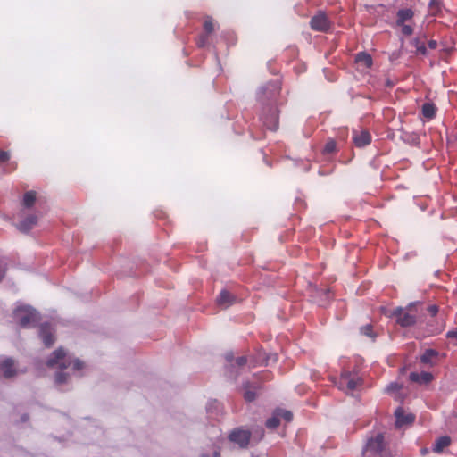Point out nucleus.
I'll return each mask as SVG.
<instances>
[{
	"label": "nucleus",
	"instance_id": "1",
	"mask_svg": "<svg viewBox=\"0 0 457 457\" xmlns=\"http://www.w3.org/2000/svg\"><path fill=\"white\" fill-rule=\"evenodd\" d=\"M47 365L51 368L60 369L55 376V381L59 385L68 382L71 376H79L85 367L81 361L67 353L62 348L53 353L47 361Z\"/></svg>",
	"mask_w": 457,
	"mask_h": 457
},
{
	"label": "nucleus",
	"instance_id": "2",
	"mask_svg": "<svg viewBox=\"0 0 457 457\" xmlns=\"http://www.w3.org/2000/svg\"><path fill=\"white\" fill-rule=\"evenodd\" d=\"M15 320H17L21 327H31L37 321V313L29 306H18L13 312Z\"/></svg>",
	"mask_w": 457,
	"mask_h": 457
},
{
	"label": "nucleus",
	"instance_id": "3",
	"mask_svg": "<svg viewBox=\"0 0 457 457\" xmlns=\"http://www.w3.org/2000/svg\"><path fill=\"white\" fill-rule=\"evenodd\" d=\"M361 378L357 373H352L350 371H343L340 379L337 383V387L349 394L356 390L361 384Z\"/></svg>",
	"mask_w": 457,
	"mask_h": 457
},
{
	"label": "nucleus",
	"instance_id": "4",
	"mask_svg": "<svg viewBox=\"0 0 457 457\" xmlns=\"http://www.w3.org/2000/svg\"><path fill=\"white\" fill-rule=\"evenodd\" d=\"M383 440L381 434L369 439L362 451L363 457H378L383 450Z\"/></svg>",
	"mask_w": 457,
	"mask_h": 457
},
{
	"label": "nucleus",
	"instance_id": "5",
	"mask_svg": "<svg viewBox=\"0 0 457 457\" xmlns=\"http://www.w3.org/2000/svg\"><path fill=\"white\" fill-rule=\"evenodd\" d=\"M250 436L251 434L249 431L242 428H237L231 431L228 435V439L230 442L237 444L239 447L244 448L247 446Z\"/></svg>",
	"mask_w": 457,
	"mask_h": 457
},
{
	"label": "nucleus",
	"instance_id": "6",
	"mask_svg": "<svg viewBox=\"0 0 457 457\" xmlns=\"http://www.w3.org/2000/svg\"><path fill=\"white\" fill-rule=\"evenodd\" d=\"M392 316L396 318V322L402 327H410L416 322V317L403 308L395 309Z\"/></svg>",
	"mask_w": 457,
	"mask_h": 457
},
{
	"label": "nucleus",
	"instance_id": "7",
	"mask_svg": "<svg viewBox=\"0 0 457 457\" xmlns=\"http://www.w3.org/2000/svg\"><path fill=\"white\" fill-rule=\"evenodd\" d=\"M311 27L314 30L326 32L330 28V21L324 12H319L311 20Z\"/></svg>",
	"mask_w": 457,
	"mask_h": 457
},
{
	"label": "nucleus",
	"instance_id": "8",
	"mask_svg": "<svg viewBox=\"0 0 457 457\" xmlns=\"http://www.w3.org/2000/svg\"><path fill=\"white\" fill-rule=\"evenodd\" d=\"M17 373L18 369L12 359L8 357L0 359V376L10 378L15 376Z\"/></svg>",
	"mask_w": 457,
	"mask_h": 457
},
{
	"label": "nucleus",
	"instance_id": "9",
	"mask_svg": "<svg viewBox=\"0 0 457 457\" xmlns=\"http://www.w3.org/2000/svg\"><path fill=\"white\" fill-rule=\"evenodd\" d=\"M395 427L402 428L405 426L411 425L414 421V415L406 413L402 408H398L395 411Z\"/></svg>",
	"mask_w": 457,
	"mask_h": 457
},
{
	"label": "nucleus",
	"instance_id": "10",
	"mask_svg": "<svg viewBox=\"0 0 457 457\" xmlns=\"http://www.w3.org/2000/svg\"><path fill=\"white\" fill-rule=\"evenodd\" d=\"M237 301V298L227 289L221 290L216 299L217 304L223 309L228 308L229 306L236 303Z\"/></svg>",
	"mask_w": 457,
	"mask_h": 457
},
{
	"label": "nucleus",
	"instance_id": "11",
	"mask_svg": "<svg viewBox=\"0 0 457 457\" xmlns=\"http://www.w3.org/2000/svg\"><path fill=\"white\" fill-rule=\"evenodd\" d=\"M270 114L263 118L264 125L270 130H276L278 128V110L272 106L269 110Z\"/></svg>",
	"mask_w": 457,
	"mask_h": 457
},
{
	"label": "nucleus",
	"instance_id": "12",
	"mask_svg": "<svg viewBox=\"0 0 457 457\" xmlns=\"http://www.w3.org/2000/svg\"><path fill=\"white\" fill-rule=\"evenodd\" d=\"M353 142L356 146L362 147L370 143L371 137L368 131H353Z\"/></svg>",
	"mask_w": 457,
	"mask_h": 457
},
{
	"label": "nucleus",
	"instance_id": "13",
	"mask_svg": "<svg viewBox=\"0 0 457 457\" xmlns=\"http://www.w3.org/2000/svg\"><path fill=\"white\" fill-rule=\"evenodd\" d=\"M279 92V87L273 84V85H270L266 89H264L263 91L261 92V96H259L260 99L262 101H263L265 98H267L268 100H274L276 96L278 94Z\"/></svg>",
	"mask_w": 457,
	"mask_h": 457
},
{
	"label": "nucleus",
	"instance_id": "14",
	"mask_svg": "<svg viewBox=\"0 0 457 457\" xmlns=\"http://www.w3.org/2000/svg\"><path fill=\"white\" fill-rule=\"evenodd\" d=\"M410 378L413 382L420 384H427L432 379V375L429 372L423 371L421 373L412 372L410 374Z\"/></svg>",
	"mask_w": 457,
	"mask_h": 457
},
{
	"label": "nucleus",
	"instance_id": "15",
	"mask_svg": "<svg viewBox=\"0 0 457 457\" xmlns=\"http://www.w3.org/2000/svg\"><path fill=\"white\" fill-rule=\"evenodd\" d=\"M40 336L44 344L47 346L51 345L54 341L53 331L50 326H42L40 328Z\"/></svg>",
	"mask_w": 457,
	"mask_h": 457
},
{
	"label": "nucleus",
	"instance_id": "16",
	"mask_svg": "<svg viewBox=\"0 0 457 457\" xmlns=\"http://www.w3.org/2000/svg\"><path fill=\"white\" fill-rule=\"evenodd\" d=\"M413 17V12L411 9H402L397 12V25H403L406 21H409Z\"/></svg>",
	"mask_w": 457,
	"mask_h": 457
},
{
	"label": "nucleus",
	"instance_id": "17",
	"mask_svg": "<svg viewBox=\"0 0 457 457\" xmlns=\"http://www.w3.org/2000/svg\"><path fill=\"white\" fill-rule=\"evenodd\" d=\"M37 218L35 215H30L20 222L18 228L23 232L30 230L37 223Z\"/></svg>",
	"mask_w": 457,
	"mask_h": 457
},
{
	"label": "nucleus",
	"instance_id": "18",
	"mask_svg": "<svg viewBox=\"0 0 457 457\" xmlns=\"http://www.w3.org/2000/svg\"><path fill=\"white\" fill-rule=\"evenodd\" d=\"M451 439L449 436L439 437L433 445V450L436 453H441L445 447L450 445Z\"/></svg>",
	"mask_w": 457,
	"mask_h": 457
},
{
	"label": "nucleus",
	"instance_id": "19",
	"mask_svg": "<svg viewBox=\"0 0 457 457\" xmlns=\"http://www.w3.org/2000/svg\"><path fill=\"white\" fill-rule=\"evenodd\" d=\"M355 60L360 66H363L365 68L370 67L372 63V59L370 55L365 53L358 54Z\"/></svg>",
	"mask_w": 457,
	"mask_h": 457
},
{
	"label": "nucleus",
	"instance_id": "20",
	"mask_svg": "<svg viewBox=\"0 0 457 457\" xmlns=\"http://www.w3.org/2000/svg\"><path fill=\"white\" fill-rule=\"evenodd\" d=\"M422 113L424 117L432 119L436 114V107L431 103H425L422 106Z\"/></svg>",
	"mask_w": 457,
	"mask_h": 457
},
{
	"label": "nucleus",
	"instance_id": "21",
	"mask_svg": "<svg viewBox=\"0 0 457 457\" xmlns=\"http://www.w3.org/2000/svg\"><path fill=\"white\" fill-rule=\"evenodd\" d=\"M437 356V353L434 350H427L420 357L423 363H432L433 360Z\"/></svg>",
	"mask_w": 457,
	"mask_h": 457
},
{
	"label": "nucleus",
	"instance_id": "22",
	"mask_svg": "<svg viewBox=\"0 0 457 457\" xmlns=\"http://www.w3.org/2000/svg\"><path fill=\"white\" fill-rule=\"evenodd\" d=\"M280 423V419H279V415L278 413V411H276L272 417H270V419L267 420L266 421V427L268 428H277Z\"/></svg>",
	"mask_w": 457,
	"mask_h": 457
},
{
	"label": "nucleus",
	"instance_id": "23",
	"mask_svg": "<svg viewBox=\"0 0 457 457\" xmlns=\"http://www.w3.org/2000/svg\"><path fill=\"white\" fill-rule=\"evenodd\" d=\"M36 200V194L32 191L27 192L23 197V205L29 208L31 207Z\"/></svg>",
	"mask_w": 457,
	"mask_h": 457
},
{
	"label": "nucleus",
	"instance_id": "24",
	"mask_svg": "<svg viewBox=\"0 0 457 457\" xmlns=\"http://www.w3.org/2000/svg\"><path fill=\"white\" fill-rule=\"evenodd\" d=\"M279 419L286 420L287 422H289L292 420V413L289 411L286 410H277Z\"/></svg>",
	"mask_w": 457,
	"mask_h": 457
},
{
	"label": "nucleus",
	"instance_id": "25",
	"mask_svg": "<svg viewBox=\"0 0 457 457\" xmlns=\"http://www.w3.org/2000/svg\"><path fill=\"white\" fill-rule=\"evenodd\" d=\"M204 30L207 34L212 33L214 30L215 24L210 18L206 19L204 23Z\"/></svg>",
	"mask_w": 457,
	"mask_h": 457
},
{
	"label": "nucleus",
	"instance_id": "26",
	"mask_svg": "<svg viewBox=\"0 0 457 457\" xmlns=\"http://www.w3.org/2000/svg\"><path fill=\"white\" fill-rule=\"evenodd\" d=\"M335 149H336V143L333 140H330V141L327 142V144L325 145L324 152L327 154H330V153L334 152Z\"/></svg>",
	"mask_w": 457,
	"mask_h": 457
},
{
	"label": "nucleus",
	"instance_id": "27",
	"mask_svg": "<svg viewBox=\"0 0 457 457\" xmlns=\"http://www.w3.org/2000/svg\"><path fill=\"white\" fill-rule=\"evenodd\" d=\"M255 392L251 389H246L244 394V397L246 401L251 402L255 398Z\"/></svg>",
	"mask_w": 457,
	"mask_h": 457
},
{
	"label": "nucleus",
	"instance_id": "28",
	"mask_svg": "<svg viewBox=\"0 0 457 457\" xmlns=\"http://www.w3.org/2000/svg\"><path fill=\"white\" fill-rule=\"evenodd\" d=\"M402 27V33L409 36L412 33V28L409 24L403 23V25H400Z\"/></svg>",
	"mask_w": 457,
	"mask_h": 457
},
{
	"label": "nucleus",
	"instance_id": "29",
	"mask_svg": "<svg viewBox=\"0 0 457 457\" xmlns=\"http://www.w3.org/2000/svg\"><path fill=\"white\" fill-rule=\"evenodd\" d=\"M400 388L399 385L396 384V383H391L389 384L386 388V391L387 393H393L395 391H397L398 389Z\"/></svg>",
	"mask_w": 457,
	"mask_h": 457
},
{
	"label": "nucleus",
	"instance_id": "30",
	"mask_svg": "<svg viewBox=\"0 0 457 457\" xmlns=\"http://www.w3.org/2000/svg\"><path fill=\"white\" fill-rule=\"evenodd\" d=\"M5 267H6V263H5L4 260L1 259L0 260V281L2 280V278L4 276Z\"/></svg>",
	"mask_w": 457,
	"mask_h": 457
},
{
	"label": "nucleus",
	"instance_id": "31",
	"mask_svg": "<svg viewBox=\"0 0 457 457\" xmlns=\"http://www.w3.org/2000/svg\"><path fill=\"white\" fill-rule=\"evenodd\" d=\"M254 434H256V436H253V439L256 441H260L262 438L264 433L262 428H258L254 431Z\"/></svg>",
	"mask_w": 457,
	"mask_h": 457
},
{
	"label": "nucleus",
	"instance_id": "32",
	"mask_svg": "<svg viewBox=\"0 0 457 457\" xmlns=\"http://www.w3.org/2000/svg\"><path fill=\"white\" fill-rule=\"evenodd\" d=\"M416 48H417V52L421 54H426V47L423 44H420L417 41L416 42Z\"/></svg>",
	"mask_w": 457,
	"mask_h": 457
},
{
	"label": "nucleus",
	"instance_id": "33",
	"mask_svg": "<svg viewBox=\"0 0 457 457\" xmlns=\"http://www.w3.org/2000/svg\"><path fill=\"white\" fill-rule=\"evenodd\" d=\"M220 453L217 450L212 451V454L210 455L209 453H204L200 455V457H219Z\"/></svg>",
	"mask_w": 457,
	"mask_h": 457
},
{
	"label": "nucleus",
	"instance_id": "34",
	"mask_svg": "<svg viewBox=\"0 0 457 457\" xmlns=\"http://www.w3.org/2000/svg\"><path fill=\"white\" fill-rule=\"evenodd\" d=\"M207 43V36H201L198 40L199 46H204Z\"/></svg>",
	"mask_w": 457,
	"mask_h": 457
},
{
	"label": "nucleus",
	"instance_id": "35",
	"mask_svg": "<svg viewBox=\"0 0 457 457\" xmlns=\"http://www.w3.org/2000/svg\"><path fill=\"white\" fill-rule=\"evenodd\" d=\"M8 154L6 152L0 151V163L8 160Z\"/></svg>",
	"mask_w": 457,
	"mask_h": 457
},
{
	"label": "nucleus",
	"instance_id": "36",
	"mask_svg": "<svg viewBox=\"0 0 457 457\" xmlns=\"http://www.w3.org/2000/svg\"><path fill=\"white\" fill-rule=\"evenodd\" d=\"M370 331H371V327L370 326H367V327H363L361 328V332L369 337H371V334H370Z\"/></svg>",
	"mask_w": 457,
	"mask_h": 457
},
{
	"label": "nucleus",
	"instance_id": "37",
	"mask_svg": "<svg viewBox=\"0 0 457 457\" xmlns=\"http://www.w3.org/2000/svg\"><path fill=\"white\" fill-rule=\"evenodd\" d=\"M246 360L245 357H238L237 358L236 360V363L238 365V366H243L245 363Z\"/></svg>",
	"mask_w": 457,
	"mask_h": 457
},
{
	"label": "nucleus",
	"instance_id": "38",
	"mask_svg": "<svg viewBox=\"0 0 457 457\" xmlns=\"http://www.w3.org/2000/svg\"><path fill=\"white\" fill-rule=\"evenodd\" d=\"M428 311L432 315H435L437 312V307L436 305H432L428 308Z\"/></svg>",
	"mask_w": 457,
	"mask_h": 457
},
{
	"label": "nucleus",
	"instance_id": "39",
	"mask_svg": "<svg viewBox=\"0 0 457 457\" xmlns=\"http://www.w3.org/2000/svg\"><path fill=\"white\" fill-rule=\"evenodd\" d=\"M429 46H430V48H433V49L436 48V41H430L429 42Z\"/></svg>",
	"mask_w": 457,
	"mask_h": 457
}]
</instances>
